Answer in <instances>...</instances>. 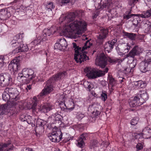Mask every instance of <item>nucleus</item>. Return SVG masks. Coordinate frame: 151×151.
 Here are the masks:
<instances>
[{"label": "nucleus", "mask_w": 151, "mask_h": 151, "mask_svg": "<svg viewBox=\"0 0 151 151\" xmlns=\"http://www.w3.org/2000/svg\"><path fill=\"white\" fill-rule=\"evenodd\" d=\"M27 92L28 91V90H30L32 88V85H28L27 84Z\"/></svg>", "instance_id": "nucleus-59"}, {"label": "nucleus", "mask_w": 151, "mask_h": 151, "mask_svg": "<svg viewBox=\"0 0 151 151\" xmlns=\"http://www.w3.org/2000/svg\"><path fill=\"white\" fill-rule=\"evenodd\" d=\"M40 126H41V127H42L41 128H43V127H42V126H43V124H42V122H40Z\"/></svg>", "instance_id": "nucleus-62"}, {"label": "nucleus", "mask_w": 151, "mask_h": 151, "mask_svg": "<svg viewBox=\"0 0 151 151\" xmlns=\"http://www.w3.org/2000/svg\"><path fill=\"white\" fill-rule=\"evenodd\" d=\"M54 83L52 79H50L47 81L44 88L41 93V96H43L53 91V83Z\"/></svg>", "instance_id": "nucleus-12"}, {"label": "nucleus", "mask_w": 151, "mask_h": 151, "mask_svg": "<svg viewBox=\"0 0 151 151\" xmlns=\"http://www.w3.org/2000/svg\"><path fill=\"white\" fill-rule=\"evenodd\" d=\"M101 99L104 101H105L107 99V93L104 91H102V93L101 94Z\"/></svg>", "instance_id": "nucleus-42"}, {"label": "nucleus", "mask_w": 151, "mask_h": 151, "mask_svg": "<svg viewBox=\"0 0 151 151\" xmlns=\"http://www.w3.org/2000/svg\"><path fill=\"white\" fill-rule=\"evenodd\" d=\"M26 151H35L33 150L32 149L29 148L27 149H26Z\"/></svg>", "instance_id": "nucleus-60"}, {"label": "nucleus", "mask_w": 151, "mask_h": 151, "mask_svg": "<svg viewBox=\"0 0 151 151\" xmlns=\"http://www.w3.org/2000/svg\"><path fill=\"white\" fill-rule=\"evenodd\" d=\"M89 83H89L88 81H86L83 82V85L85 88H86L88 86V85Z\"/></svg>", "instance_id": "nucleus-56"}, {"label": "nucleus", "mask_w": 151, "mask_h": 151, "mask_svg": "<svg viewBox=\"0 0 151 151\" xmlns=\"http://www.w3.org/2000/svg\"><path fill=\"white\" fill-rule=\"evenodd\" d=\"M67 46V43L66 40L64 38L60 39L55 43L54 48L55 49L64 51Z\"/></svg>", "instance_id": "nucleus-14"}, {"label": "nucleus", "mask_w": 151, "mask_h": 151, "mask_svg": "<svg viewBox=\"0 0 151 151\" xmlns=\"http://www.w3.org/2000/svg\"><path fill=\"white\" fill-rule=\"evenodd\" d=\"M129 44L127 45H120L121 47V50L122 53H124L127 52L130 49V46L128 45Z\"/></svg>", "instance_id": "nucleus-33"}, {"label": "nucleus", "mask_w": 151, "mask_h": 151, "mask_svg": "<svg viewBox=\"0 0 151 151\" xmlns=\"http://www.w3.org/2000/svg\"><path fill=\"white\" fill-rule=\"evenodd\" d=\"M68 73L66 71L60 72L53 76L50 79H52L54 82L55 81L62 80L67 76Z\"/></svg>", "instance_id": "nucleus-17"}, {"label": "nucleus", "mask_w": 151, "mask_h": 151, "mask_svg": "<svg viewBox=\"0 0 151 151\" xmlns=\"http://www.w3.org/2000/svg\"><path fill=\"white\" fill-rule=\"evenodd\" d=\"M48 137L52 142H59L62 139V133L59 129H55L49 134Z\"/></svg>", "instance_id": "nucleus-10"}, {"label": "nucleus", "mask_w": 151, "mask_h": 151, "mask_svg": "<svg viewBox=\"0 0 151 151\" xmlns=\"http://www.w3.org/2000/svg\"><path fill=\"white\" fill-rule=\"evenodd\" d=\"M139 120V118L138 117H134L131 120L130 124L132 125H135L137 124Z\"/></svg>", "instance_id": "nucleus-41"}, {"label": "nucleus", "mask_w": 151, "mask_h": 151, "mask_svg": "<svg viewBox=\"0 0 151 151\" xmlns=\"http://www.w3.org/2000/svg\"><path fill=\"white\" fill-rule=\"evenodd\" d=\"M84 70L86 73V76L90 79L96 78L104 74L103 72L100 70H97L89 67H86Z\"/></svg>", "instance_id": "nucleus-8"}, {"label": "nucleus", "mask_w": 151, "mask_h": 151, "mask_svg": "<svg viewBox=\"0 0 151 151\" xmlns=\"http://www.w3.org/2000/svg\"><path fill=\"white\" fill-rule=\"evenodd\" d=\"M99 144L98 141L95 139L91 141L90 147L91 149L94 148L95 147H99Z\"/></svg>", "instance_id": "nucleus-35"}, {"label": "nucleus", "mask_w": 151, "mask_h": 151, "mask_svg": "<svg viewBox=\"0 0 151 151\" xmlns=\"http://www.w3.org/2000/svg\"><path fill=\"white\" fill-rule=\"evenodd\" d=\"M88 86L86 88L88 89L89 91H90L93 88V85L92 84L90 83Z\"/></svg>", "instance_id": "nucleus-54"}, {"label": "nucleus", "mask_w": 151, "mask_h": 151, "mask_svg": "<svg viewBox=\"0 0 151 151\" xmlns=\"http://www.w3.org/2000/svg\"><path fill=\"white\" fill-rule=\"evenodd\" d=\"M137 16L138 17H137L136 19H134L133 20V25L135 26H137L139 22V18L140 17H139L138 16Z\"/></svg>", "instance_id": "nucleus-45"}, {"label": "nucleus", "mask_w": 151, "mask_h": 151, "mask_svg": "<svg viewBox=\"0 0 151 151\" xmlns=\"http://www.w3.org/2000/svg\"><path fill=\"white\" fill-rule=\"evenodd\" d=\"M139 48L138 46L134 47L130 52L127 55L125 56V58H127L129 57H131L132 58L133 62L131 63L130 64V66L131 68V70L130 71H131L132 68H134L136 65V62L134 60V58L136 56L138 55L140 53L139 51Z\"/></svg>", "instance_id": "nucleus-9"}, {"label": "nucleus", "mask_w": 151, "mask_h": 151, "mask_svg": "<svg viewBox=\"0 0 151 151\" xmlns=\"http://www.w3.org/2000/svg\"><path fill=\"white\" fill-rule=\"evenodd\" d=\"M9 145L6 144H3V143L0 144V151H1L2 150L4 149Z\"/></svg>", "instance_id": "nucleus-50"}, {"label": "nucleus", "mask_w": 151, "mask_h": 151, "mask_svg": "<svg viewBox=\"0 0 151 151\" xmlns=\"http://www.w3.org/2000/svg\"><path fill=\"white\" fill-rule=\"evenodd\" d=\"M120 47H119L118 46L116 47V50L117 52L119 53H122V51L121 50V47L120 46Z\"/></svg>", "instance_id": "nucleus-57"}, {"label": "nucleus", "mask_w": 151, "mask_h": 151, "mask_svg": "<svg viewBox=\"0 0 151 151\" xmlns=\"http://www.w3.org/2000/svg\"><path fill=\"white\" fill-rule=\"evenodd\" d=\"M54 117L56 121H59L61 119V116L59 114H55Z\"/></svg>", "instance_id": "nucleus-48"}, {"label": "nucleus", "mask_w": 151, "mask_h": 151, "mask_svg": "<svg viewBox=\"0 0 151 151\" xmlns=\"http://www.w3.org/2000/svg\"><path fill=\"white\" fill-rule=\"evenodd\" d=\"M116 40H112L111 41H109L105 43L104 45L105 51L107 53H109L112 51V49L116 42Z\"/></svg>", "instance_id": "nucleus-16"}, {"label": "nucleus", "mask_w": 151, "mask_h": 151, "mask_svg": "<svg viewBox=\"0 0 151 151\" xmlns=\"http://www.w3.org/2000/svg\"><path fill=\"white\" fill-rule=\"evenodd\" d=\"M144 137V135H143V134H142V133L138 134L136 136V138H138L139 139H142V141L143 140L144 138H145V137Z\"/></svg>", "instance_id": "nucleus-47"}, {"label": "nucleus", "mask_w": 151, "mask_h": 151, "mask_svg": "<svg viewBox=\"0 0 151 151\" xmlns=\"http://www.w3.org/2000/svg\"><path fill=\"white\" fill-rule=\"evenodd\" d=\"M52 28H50L49 29H45L43 30V36L45 37L42 38L43 41H45L46 39V37L47 36H50L52 34Z\"/></svg>", "instance_id": "nucleus-26"}, {"label": "nucleus", "mask_w": 151, "mask_h": 151, "mask_svg": "<svg viewBox=\"0 0 151 151\" xmlns=\"http://www.w3.org/2000/svg\"><path fill=\"white\" fill-rule=\"evenodd\" d=\"M38 102V101L37 98L36 96H34L32 100V106L31 107V108L34 111H35Z\"/></svg>", "instance_id": "nucleus-32"}, {"label": "nucleus", "mask_w": 151, "mask_h": 151, "mask_svg": "<svg viewBox=\"0 0 151 151\" xmlns=\"http://www.w3.org/2000/svg\"><path fill=\"white\" fill-rule=\"evenodd\" d=\"M65 106L66 109L69 110L70 111L73 110L75 107V104L72 101H69L67 106H66L65 105Z\"/></svg>", "instance_id": "nucleus-36"}, {"label": "nucleus", "mask_w": 151, "mask_h": 151, "mask_svg": "<svg viewBox=\"0 0 151 151\" xmlns=\"http://www.w3.org/2000/svg\"><path fill=\"white\" fill-rule=\"evenodd\" d=\"M70 2V0H61V3L63 5H65Z\"/></svg>", "instance_id": "nucleus-53"}, {"label": "nucleus", "mask_w": 151, "mask_h": 151, "mask_svg": "<svg viewBox=\"0 0 151 151\" xmlns=\"http://www.w3.org/2000/svg\"><path fill=\"white\" fill-rule=\"evenodd\" d=\"M109 84L112 87L114 86L116 83V81L113 78L109 77L108 78Z\"/></svg>", "instance_id": "nucleus-43"}, {"label": "nucleus", "mask_w": 151, "mask_h": 151, "mask_svg": "<svg viewBox=\"0 0 151 151\" xmlns=\"http://www.w3.org/2000/svg\"><path fill=\"white\" fill-rule=\"evenodd\" d=\"M10 16V14L6 9H3L0 10V19L5 20L7 19Z\"/></svg>", "instance_id": "nucleus-21"}, {"label": "nucleus", "mask_w": 151, "mask_h": 151, "mask_svg": "<svg viewBox=\"0 0 151 151\" xmlns=\"http://www.w3.org/2000/svg\"><path fill=\"white\" fill-rule=\"evenodd\" d=\"M12 78L11 76L5 77L3 73L0 74V86L4 87L12 83Z\"/></svg>", "instance_id": "nucleus-13"}, {"label": "nucleus", "mask_w": 151, "mask_h": 151, "mask_svg": "<svg viewBox=\"0 0 151 151\" xmlns=\"http://www.w3.org/2000/svg\"><path fill=\"white\" fill-rule=\"evenodd\" d=\"M42 41V38L40 39L38 37L37 39L31 42L29 45V47H31L30 50H32L35 48L36 46L38 45H40Z\"/></svg>", "instance_id": "nucleus-25"}, {"label": "nucleus", "mask_w": 151, "mask_h": 151, "mask_svg": "<svg viewBox=\"0 0 151 151\" xmlns=\"http://www.w3.org/2000/svg\"><path fill=\"white\" fill-rule=\"evenodd\" d=\"M95 64L102 68H104L107 64V62L112 63L116 62V60L110 58L106 57L104 53L101 54L99 57L97 56L95 59Z\"/></svg>", "instance_id": "nucleus-4"}, {"label": "nucleus", "mask_w": 151, "mask_h": 151, "mask_svg": "<svg viewBox=\"0 0 151 151\" xmlns=\"http://www.w3.org/2000/svg\"><path fill=\"white\" fill-rule=\"evenodd\" d=\"M88 136V134L87 133H83L81 135L79 138L82 139L84 141L86 139Z\"/></svg>", "instance_id": "nucleus-46"}, {"label": "nucleus", "mask_w": 151, "mask_h": 151, "mask_svg": "<svg viewBox=\"0 0 151 151\" xmlns=\"http://www.w3.org/2000/svg\"><path fill=\"white\" fill-rule=\"evenodd\" d=\"M124 71H129V69L127 68H124Z\"/></svg>", "instance_id": "nucleus-61"}, {"label": "nucleus", "mask_w": 151, "mask_h": 151, "mask_svg": "<svg viewBox=\"0 0 151 151\" xmlns=\"http://www.w3.org/2000/svg\"><path fill=\"white\" fill-rule=\"evenodd\" d=\"M123 33L124 36L133 40H135L137 36L136 34L132 33H128L125 32H123Z\"/></svg>", "instance_id": "nucleus-30"}, {"label": "nucleus", "mask_w": 151, "mask_h": 151, "mask_svg": "<svg viewBox=\"0 0 151 151\" xmlns=\"http://www.w3.org/2000/svg\"><path fill=\"white\" fill-rule=\"evenodd\" d=\"M99 14V11L95 12L94 14H93V19H95L96 18L97 16Z\"/></svg>", "instance_id": "nucleus-55"}, {"label": "nucleus", "mask_w": 151, "mask_h": 151, "mask_svg": "<svg viewBox=\"0 0 151 151\" xmlns=\"http://www.w3.org/2000/svg\"><path fill=\"white\" fill-rule=\"evenodd\" d=\"M77 145L79 147L82 148L84 145V141L82 139H79L77 141Z\"/></svg>", "instance_id": "nucleus-44"}, {"label": "nucleus", "mask_w": 151, "mask_h": 151, "mask_svg": "<svg viewBox=\"0 0 151 151\" xmlns=\"http://www.w3.org/2000/svg\"><path fill=\"white\" fill-rule=\"evenodd\" d=\"M123 79H125V78H123L121 80H120V82L121 83L122 82H123Z\"/></svg>", "instance_id": "nucleus-63"}, {"label": "nucleus", "mask_w": 151, "mask_h": 151, "mask_svg": "<svg viewBox=\"0 0 151 151\" xmlns=\"http://www.w3.org/2000/svg\"><path fill=\"white\" fill-rule=\"evenodd\" d=\"M3 144H8L9 145H7L6 148L2 150L1 151H13L14 146L10 140H8L7 142L3 143Z\"/></svg>", "instance_id": "nucleus-28"}, {"label": "nucleus", "mask_w": 151, "mask_h": 151, "mask_svg": "<svg viewBox=\"0 0 151 151\" xmlns=\"http://www.w3.org/2000/svg\"><path fill=\"white\" fill-rule=\"evenodd\" d=\"M151 66V63L147 62L142 61L141 62L139 65V68L141 71L142 73H145L147 71L151 70V69H148V66Z\"/></svg>", "instance_id": "nucleus-20"}, {"label": "nucleus", "mask_w": 151, "mask_h": 151, "mask_svg": "<svg viewBox=\"0 0 151 151\" xmlns=\"http://www.w3.org/2000/svg\"><path fill=\"white\" fill-rule=\"evenodd\" d=\"M101 71H102L103 72L104 74L103 75H101V76L104 75L105 73H106L108 72V69L107 68H106L104 71L100 70Z\"/></svg>", "instance_id": "nucleus-58"}, {"label": "nucleus", "mask_w": 151, "mask_h": 151, "mask_svg": "<svg viewBox=\"0 0 151 151\" xmlns=\"http://www.w3.org/2000/svg\"><path fill=\"white\" fill-rule=\"evenodd\" d=\"M140 92L141 93L134 96L133 100L129 103L131 107L140 106L148 99L149 95L146 91H144Z\"/></svg>", "instance_id": "nucleus-3"}, {"label": "nucleus", "mask_w": 151, "mask_h": 151, "mask_svg": "<svg viewBox=\"0 0 151 151\" xmlns=\"http://www.w3.org/2000/svg\"><path fill=\"white\" fill-rule=\"evenodd\" d=\"M90 43L89 41H87L81 49V47L78 45L77 42H73L72 43L73 47L75 52L74 59L77 63H81L89 59L88 57L84 53V51L87 48L90 47V45H88Z\"/></svg>", "instance_id": "nucleus-2"}, {"label": "nucleus", "mask_w": 151, "mask_h": 151, "mask_svg": "<svg viewBox=\"0 0 151 151\" xmlns=\"http://www.w3.org/2000/svg\"><path fill=\"white\" fill-rule=\"evenodd\" d=\"M137 16L145 18L150 17L151 16V8L146 12H144L141 14H137Z\"/></svg>", "instance_id": "nucleus-27"}, {"label": "nucleus", "mask_w": 151, "mask_h": 151, "mask_svg": "<svg viewBox=\"0 0 151 151\" xmlns=\"http://www.w3.org/2000/svg\"><path fill=\"white\" fill-rule=\"evenodd\" d=\"M3 58V57H0V68L3 67L4 64Z\"/></svg>", "instance_id": "nucleus-52"}, {"label": "nucleus", "mask_w": 151, "mask_h": 151, "mask_svg": "<svg viewBox=\"0 0 151 151\" xmlns=\"http://www.w3.org/2000/svg\"><path fill=\"white\" fill-rule=\"evenodd\" d=\"M83 15V11L80 10L70 13L67 16L62 15L59 19L61 22L66 21L67 23H69L71 21L70 24L64 28L63 31L64 34L72 35L74 38L80 37L81 34L86 29V23L80 18Z\"/></svg>", "instance_id": "nucleus-1"}, {"label": "nucleus", "mask_w": 151, "mask_h": 151, "mask_svg": "<svg viewBox=\"0 0 151 151\" xmlns=\"http://www.w3.org/2000/svg\"><path fill=\"white\" fill-rule=\"evenodd\" d=\"M35 76L33 70L27 68H24L22 70L21 73H18L17 78L19 82H21L23 80L24 78H28L31 80L34 78Z\"/></svg>", "instance_id": "nucleus-5"}, {"label": "nucleus", "mask_w": 151, "mask_h": 151, "mask_svg": "<svg viewBox=\"0 0 151 151\" xmlns=\"http://www.w3.org/2000/svg\"><path fill=\"white\" fill-rule=\"evenodd\" d=\"M54 108V106L52 104L46 103L40 106L39 108V110L42 113H46L52 110Z\"/></svg>", "instance_id": "nucleus-19"}, {"label": "nucleus", "mask_w": 151, "mask_h": 151, "mask_svg": "<svg viewBox=\"0 0 151 151\" xmlns=\"http://www.w3.org/2000/svg\"><path fill=\"white\" fill-rule=\"evenodd\" d=\"M65 96L64 95H61L59 97L58 102H59L60 104L65 105Z\"/></svg>", "instance_id": "nucleus-38"}, {"label": "nucleus", "mask_w": 151, "mask_h": 151, "mask_svg": "<svg viewBox=\"0 0 151 151\" xmlns=\"http://www.w3.org/2000/svg\"><path fill=\"white\" fill-rule=\"evenodd\" d=\"M44 6L46 10L49 11H52V9H53L55 6L53 5V3L51 2H47L45 3Z\"/></svg>", "instance_id": "nucleus-29"}, {"label": "nucleus", "mask_w": 151, "mask_h": 151, "mask_svg": "<svg viewBox=\"0 0 151 151\" xmlns=\"http://www.w3.org/2000/svg\"><path fill=\"white\" fill-rule=\"evenodd\" d=\"M138 1V0H130L129 1V4L131 6H133Z\"/></svg>", "instance_id": "nucleus-49"}, {"label": "nucleus", "mask_w": 151, "mask_h": 151, "mask_svg": "<svg viewBox=\"0 0 151 151\" xmlns=\"http://www.w3.org/2000/svg\"><path fill=\"white\" fill-rule=\"evenodd\" d=\"M142 134L145 139L150 138L151 137V129L148 127L144 128L142 131Z\"/></svg>", "instance_id": "nucleus-23"}, {"label": "nucleus", "mask_w": 151, "mask_h": 151, "mask_svg": "<svg viewBox=\"0 0 151 151\" xmlns=\"http://www.w3.org/2000/svg\"><path fill=\"white\" fill-rule=\"evenodd\" d=\"M102 0H93L95 3L94 6L95 8L97 10L99 9L106 10L109 9L112 6V3L109 2L108 1L103 3L102 5H101Z\"/></svg>", "instance_id": "nucleus-11"}, {"label": "nucleus", "mask_w": 151, "mask_h": 151, "mask_svg": "<svg viewBox=\"0 0 151 151\" xmlns=\"http://www.w3.org/2000/svg\"><path fill=\"white\" fill-rule=\"evenodd\" d=\"M108 33V30L107 29L103 27L101 28L98 37V40L99 41L100 44L102 43L103 40L107 37Z\"/></svg>", "instance_id": "nucleus-15"}, {"label": "nucleus", "mask_w": 151, "mask_h": 151, "mask_svg": "<svg viewBox=\"0 0 151 151\" xmlns=\"http://www.w3.org/2000/svg\"><path fill=\"white\" fill-rule=\"evenodd\" d=\"M9 93L11 97V101L9 104L11 106L13 107L18 104L17 101L19 99V91L15 88H9Z\"/></svg>", "instance_id": "nucleus-7"}, {"label": "nucleus", "mask_w": 151, "mask_h": 151, "mask_svg": "<svg viewBox=\"0 0 151 151\" xmlns=\"http://www.w3.org/2000/svg\"><path fill=\"white\" fill-rule=\"evenodd\" d=\"M136 148L138 150L142 149L143 148V145L142 143H138L136 146Z\"/></svg>", "instance_id": "nucleus-51"}, {"label": "nucleus", "mask_w": 151, "mask_h": 151, "mask_svg": "<svg viewBox=\"0 0 151 151\" xmlns=\"http://www.w3.org/2000/svg\"><path fill=\"white\" fill-rule=\"evenodd\" d=\"M17 1V0H15L13 2V3H16Z\"/></svg>", "instance_id": "nucleus-64"}, {"label": "nucleus", "mask_w": 151, "mask_h": 151, "mask_svg": "<svg viewBox=\"0 0 151 151\" xmlns=\"http://www.w3.org/2000/svg\"><path fill=\"white\" fill-rule=\"evenodd\" d=\"M145 59H147L146 62L150 63L151 62V50H149L148 52H147Z\"/></svg>", "instance_id": "nucleus-40"}, {"label": "nucleus", "mask_w": 151, "mask_h": 151, "mask_svg": "<svg viewBox=\"0 0 151 151\" xmlns=\"http://www.w3.org/2000/svg\"><path fill=\"white\" fill-rule=\"evenodd\" d=\"M134 84L139 88H145L146 85V83L142 81H136L134 82Z\"/></svg>", "instance_id": "nucleus-34"}, {"label": "nucleus", "mask_w": 151, "mask_h": 151, "mask_svg": "<svg viewBox=\"0 0 151 151\" xmlns=\"http://www.w3.org/2000/svg\"><path fill=\"white\" fill-rule=\"evenodd\" d=\"M9 92V88H5L2 95V99L5 101H8L9 100H11Z\"/></svg>", "instance_id": "nucleus-24"}, {"label": "nucleus", "mask_w": 151, "mask_h": 151, "mask_svg": "<svg viewBox=\"0 0 151 151\" xmlns=\"http://www.w3.org/2000/svg\"><path fill=\"white\" fill-rule=\"evenodd\" d=\"M143 27L146 32H151V25L150 23H144Z\"/></svg>", "instance_id": "nucleus-37"}, {"label": "nucleus", "mask_w": 151, "mask_h": 151, "mask_svg": "<svg viewBox=\"0 0 151 151\" xmlns=\"http://www.w3.org/2000/svg\"><path fill=\"white\" fill-rule=\"evenodd\" d=\"M96 106V104H91L88 108V110L90 111L95 116H96L100 114V112L97 110Z\"/></svg>", "instance_id": "nucleus-22"}, {"label": "nucleus", "mask_w": 151, "mask_h": 151, "mask_svg": "<svg viewBox=\"0 0 151 151\" xmlns=\"http://www.w3.org/2000/svg\"><path fill=\"white\" fill-rule=\"evenodd\" d=\"M18 86L22 91L27 92V84L26 83L20 84L19 85H18Z\"/></svg>", "instance_id": "nucleus-39"}, {"label": "nucleus", "mask_w": 151, "mask_h": 151, "mask_svg": "<svg viewBox=\"0 0 151 151\" xmlns=\"http://www.w3.org/2000/svg\"><path fill=\"white\" fill-rule=\"evenodd\" d=\"M19 57L16 58L12 60L9 64V66L14 71H16L20 67Z\"/></svg>", "instance_id": "nucleus-18"}, {"label": "nucleus", "mask_w": 151, "mask_h": 151, "mask_svg": "<svg viewBox=\"0 0 151 151\" xmlns=\"http://www.w3.org/2000/svg\"><path fill=\"white\" fill-rule=\"evenodd\" d=\"M137 14H131V11L128 10L126 12L125 14L123 15V18L124 19H128L131 17L133 16H135Z\"/></svg>", "instance_id": "nucleus-31"}, {"label": "nucleus", "mask_w": 151, "mask_h": 151, "mask_svg": "<svg viewBox=\"0 0 151 151\" xmlns=\"http://www.w3.org/2000/svg\"><path fill=\"white\" fill-rule=\"evenodd\" d=\"M11 45L13 47H17L13 51H15V53H18L20 52L27 51L30 48L26 44H24L23 42L20 41V40L16 41L14 40H13L11 42Z\"/></svg>", "instance_id": "nucleus-6"}]
</instances>
